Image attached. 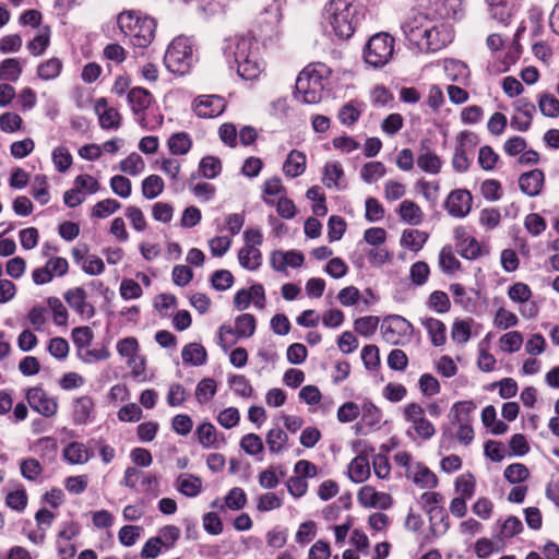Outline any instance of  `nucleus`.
<instances>
[{
    "label": "nucleus",
    "mask_w": 559,
    "mask_h": 559,
    "mask_svg": "<svg viewBox=\"0 0 559 559\" xmlns=\"http://www.w3.org/2000/svg\"><path fill=\"white\" fill-rule=\"evenodd\" d=\"M401 28L408 43L420 52L438 51L450 44L453 37L447 25L417 10L406 15Z\"/></svg>",
    "instance_id": "f257e3e1"
},
{
    "label": "nucleus",
    "mask_w": 559,
    "mask_h": 559,
    "mask_svg": "<svg viewBox=\"0 0 559 559\" xmlns=\"http://www.w3.org/2000/svg\"><path fill=\"white\" fill-rule=\"evenodd\" d=\"M224 56L230 67L236 66L238 75L243 80H257L264 71L259 44L252 37L236 36L228 39L224 47Z\"/></svg>",
    "instance_id": "f03ea898"
},
{
    "label": "nucleus",
    "mask_w": 559,
    "mask_h": 559,
    "mask_svg": "<svg viewBox=\"0 0 559 559\" xmlns=\"http://www.w3.org/2000/svg\"><path fill=\"white\" fill-rule=\"evenodd\" d=\"M364 14L365 9L358 0H331L325 7V19L341 39L354 34Z\"/></svg>",
    "instance_id": "7ed1b4c3"
},
{
    "label": "nucleus",
    "mask_w": 559,
    "mask_h": 559,
    "mask_svg": "<svg viewBox=\"0 0 559 559\" xmlns=\"http://www.w3.org/2000/svg\"><path fill=\"white\" fill-rule=\"evenodd\" d=\"M330 74V68L322 62L308 64L298 74L295 97L305 104H318L322 99Z\"/></svg>",
    "instance_id": "20e7f679"
},
{
    "label": "nucleus",
    "mask_w": 559,
    "mask_h": 559,
    "mask_svg": "<svg viewBox=\"0 0 559 559\" xmlns=\"http://www.w3.org/2000/svg\"><path fill=\"white\" fill-rule=\"evenodd\" d=\"M117 23L120 31L135 47L145 48L154 38L156 23L152 17H141L133 12H123L118 15Z\"/></svg>",
    "instance_id": "39448f33"
},
{
    "label": "nucleus",
    "mask_w": 559,
    "mask_h": 559,
    "mask_svg": "<svg viewBox=\"0 0 559 559\" xmlns=\"http://www.w3.org/2000/svg\"><path fill=\"white\" fill-rule=\"evenodd\" d=\"M195 61L192 43L187 37L175 38L164 57L166 68L179 75L188 73Z\"/></svg>",
    "instance_id": "423d86ee"
},
{
    "label": "nucleus",
    "mask_w": 559,
    "mask_h": 559,
    "mask_svg": "<svg viewBox=\"0 0 559 559\" xmlns=\"http://www.w3.org/2000/svg\"><path fill=\"white\" fill-rule=\"evenodd\" d=\"M394 38L388 33H378L369 38L364 49L365 62L380 69L386 66L393 58Z\"/></svg>",
    "instance_id": "0eeeda50"
},
{
    "label": "nucleus",
    "mask_w": 559,
    "mask_h": 559,
    "mask_svg": "<svg viewBox=\"0 0 559 559\" xmlns=\"http://www.w3.org/2000/svg\"><path fill=\"white\" fill-rule=\"evenodd\" d=\"M476 408L472 401L456 402L450 409L449 418L452 425L457 426L456 439L464 445L474 439V430L469 424V415Z\"/></svg>",
    "instance_id": "6e6552de"
},
{
    "label": "nucleus",
    "mask_w": 559,
    "mask_h": 559,
    "mask_svg": "<svg viewBox=\"0 0 559 559\" xmlns=\"http://www.w3.org/2000/svg\"><path fill=\"white\" fill-rule=\"evenodd\" d=\"M412 323L399 314H391L383 319L381 334L383 340L391 345H405L413 336Z\"/></svg>",
    "instance_id": "1a4fd4ad"
},
{
    "label": "nucleus",
    "mask_w": 559,
    "mask_h": 559,
    "mask_svg": "<svg viewBox=\"0 0 559 559\" xmlns=\"http://www.w3.org/2000/svg\"><path fill=\"white\" fill-rule=\"evenodd\" d=\"M405 421L411 424L406 433L409 438L429 440L436 432L435 426L425 417V411L418 403H409L403 409Z\"/></svg>",
    "instance_id": "9d476101"
},
{
    "label": "nucleus",
    "mask_w": 559,
    "mask_h": 559,
    "mask_svg": "<svg viewBox=\"0 0 559 559\" xmlns=\"http://www.w3.org/2000/svg\"><path fill=\"white\" fill-rule=\"evenodd\" d=\"M159 479L156 475L130 466L124 471L121 485L142 492L158 495Z\"/></svg>",
    "instance_id": "9b49d317"
},
{
    "label": "nucleus",
    "mask_w": 559,
    "mask_h": 559,
    "mask_svg": "<svg viewBox=\"0 0 559 559\" xmlns=\"http://www.w3.org/2000/svg\"><path fill=\"white\" fill-rule=\"evenodd\" d=\"M473 197L466 189H455L444 201V207L450 216L464 218L472 210Z\"/></svg>",
    "instance_id": "f8f14e48"
},
{
    "label": "nucleus",
    "mask_w": 559,
    "mask_h": 559,
    "mask_svg": "<svg viewBox=\"0 0 559 559\" xmlns=\"http://www.w3.org/2000/svg\"><path fill=\"white\" fill-rule=\"evenodd\" d=\"M69 263L64 258L52 257L45 266L37 267L32 273L33 282L36 285H44L52 281L55 276H63L67 274Z\"/></svg>",
    "instance_id": "ddd939ff"
},
{
    "label": "nucleus",
    "mask_w": 559,
    "mask_h": 559,
    "mask_svg": "<svg viewBox=\"0 0 559 559\" xmlns=\"http://www.w3.org/2000/svg\"><path fill=\"white\" fill-rule=\"evenodd\" d=\"M26 400L35 412L45 417H51L58 411L56 399L39 386L31 388L26 393Z\"/></svg>",
    "instance_id": "4468645a"
},
{
    "label": "nucleus",
    "mask_w": 559,
    "mask_h": 559,
    "mask_svg": "<svg viewBox=\"0 0 559 559\" xmlns=\"http://www.w3.org/2000/svg\"><path fill=\"white\" fill-rule=\"evenodd\" d=\"M152 102V94L143 87H133L128 93V103L132 112L138 116L136 120L142 128H148L145 110L150 108Z\"/></svg>",
    "instance_id": "2eb2a0df"
},
{
    "label": "nucleus",
    "mask_w": 559,
    "mask_h": 559,
    "mask_svg": "<svg viewBox=\"0 0 559 559\" xmlns=\"http://www.w3.org/2000/svg\"><path fill=\"white\" fill-rule=\"evenodd\" d=\"M226 102L218 95H202L193 100V110L200 118H215L224 112Z\"/></svg>",
    "instance_id": "dca6fc26"
},
{
    "label": "nucleus",
    "mask_w": 559,
    "mask_h": 559,
    "mask_svg": "<svg viewBox=\"0 0 559 559\" xmlns=\"http://www.w3.org/2000/svg\"><path fill=\"white\" fill-rule=\"evenodd\" d=\"M513 107L516 114L511 118V127L516 131H527L536 112L534 103L526 97H521L513 103Z\"/></svg>",
    "instance_id": "f3484780"
},
{
    "label": "nucleus",
    "mask_w": 559,
    "mask_h": 559,
    "mask_svg": "<svg viewBox=\"0 0 559 559\" xmlns=\"http://www.w3.org/2000/svg\"><path fill=\"white\" fill-rule=\"evenodd\" d=\"M357 500L360 506L365 508L388 510L392 507V497L382 491L376 490L374 487L366 485L362 486L358 493Z\"/></svg>",
    "instance_id": "a211bd4d"
},
{
    "label": "nucleus",
    "mask_w": 559,
    "mask_h": 559,
    "mask_svg": "<svg viewBox=\"0 0 559 559\" xmlns=\"http://www.w3.org/2000/svg\"><path fill=\"white\" fill-rule=\"evenodd\" d=\"M86 292L81 287L69 289L64 294V299L78 314L84 319H91L95 314L94 307L87 302Z\"/></svg>",
    "instance_id": "6ab92c4d"
},
{
    "label": "nucleus",
    "mask_w": 559,
    "mask_h": 559,
    "mask_svg": "<svg viewBox=\"0 0 559 559\" xmlns=\"http://www.w3.org/2000/svg\"><path fill=\"white\" fill-rule=\"evenodd\" d=\"M198 441L205 449H221L226 444V438L218 433L215 426L211 423H202L195 430Z\"/></svg>",
    "instance_id": "aec40b11"
},
{
    "label": "nucleus",
    "mask_w": 559,
    "mask_h": 559,
    "mask_svg": "<svg viewBox=\"0 0 559 559\" xmlns=\"http://www.w3.org/2000/svg\"><path fill=\"white\" fill-rule=\"evenodd\" d=\"M98 116L99 126L103 129H118L121 124V116L114 107H108L106 98H99L94 106Z\"/></svg>",
    "instance_id": "412c9836"
},
{
    "label": "nucleus",
    "mask_w": 559,
    "mask_h": 559,
    "mask_svg": "<svg viewBox=\"0 0 559 559\" xmlns=\"http://www.w3.org/2000/svg\"><path fill=\"white\" fill-rule=\"evenodd\" d=\"M322 182L329 189L344 190L347 187L343 166L340 162L325 164L322 174Z\"/></svg>",
    "instance_id": "4be33fe9"
},
{
    "label": "nucleus",
    "mask_w": 559,
    "mask_h": 559,
    "mask_svg": "<svg viewBox=\"0 0 559 559\" xmlns=\"http://www.w3.org/2000/svg\"><path fill=\"white\" fill-rule=\"evenodd\" d=\"M443 71L447 80L460 85L468 84L471 72L464 62L455 59H447L443 62Z\"/></svg>",
    "instance_id": "5701e85b"
},
{
    "label": "nucleus",
    "mask_w": 559,
    "mask_h": 559,
    "mask_svg": "<svg viewBox=\"0 0 559 559\" xmlns=\"http://www.w3.org/2000/svg\"><path fill=\"white\" fill-rule=\"evenodd\" d=\"M544 179V173L540 169H533L520 176L519 186L523 193L536 197L542 191Z\"/></svg>",
    "instance_id": "b1692460"
},
{
    "label": "nucleus",
    "mask_w": 559,
    "mask_h": 559,
    "mask_svg": "<svg viewBox=\"0 0 559 559\" xmlns=\"http://www.w3.org/2000/svg\"><path fill=\"white\" fill-rule=\"evenodd\" d=\"M94 401L91 396L84 395L73 401L72 420L75 425H85L92 420Z\"/></svg>",
    "instance_id": "393cba45"
},
{
    "label": "nucleus",
    "mask_w": 559,
    "mask_h": 559,
    "mask_svg": "<svg viewBox=\"0 0 559 559\" xmlns=\"http://www.w3.org/2000/svg\"><path fill=\"white\" fill-rule=\"evenodd\" d=\"M417 166L427 174H439L442 167L441 158L428 146L421 145L418 156Z\"/></svg>",
    "instance_id": "a878e982"
},
{
    "label": "nucleus",
    "mask_w": 559,
    "mask_h": 559,
    "mask_svg": "<svg viewBox=\"0 0 559 559\" xmlns=\"http://www.w3.org/2000/svg\"><path fill=\"white\" fill-rule=\"evenodd\" d=\"M406 476L421 488H435L438 484L436 475L420 463H415L412 468H408Z\"/></svg>",
    "instance_id": "bb28decb"
},
{
    "label": "nucleus",
    "mask_w": 559,
    "mask_h": 559,
    "mask_svg": "<svg viewBox=\"0 0 559 559\" xmlns=\"http://www.w3.org/2000/svg\"><path fill=\"white\" fill-rule=\"evenodd\" d=\"M306 170V155L297 150H293L287 155L283 164V173L286 177L296 178Z\"/></svg>",
    "instance_id": "cd10ccee"
},
{
    "label": "nucleus",
    "mask_w": 559,
    "mask_h": 559,
    "mask_svg": "<svg viewBox=\"0 0 559 559\" xmlns=\"http://www.w3.org/2000/svg\"><path fill=\"white\" fill-rule=\"evenodd\" d=\"M175 486L183 496L194 498L202 490V480L192 474H180L176 479Z\"/></svg>",
    "instance_id": "c85d7f7f"
},
{
    "label": "nucleus",
    "mask_w": 559,
    "mask_h": 559,
    "mask_svg": "<svg viewBox=\"0 0 559 559\" xmlns=\"http://www.w3.org/2000/svg\"><path fill=\"white\" fill-rule=\"evenodd\" d=\"M400 218L409 225L417 226L424 219V213L419 205L411 200H404L397 210Z\"/></svg>",
    "instance_id": "c756f323"
},
{
    "label": "nucleus",
    "mask_w": 559,
    "mask_h": 559,
    "mask_svg": "<svg viewBox=\"0 0 559 559\" xmlns=\"http://www.w3.org/2000/svg\"><path fill=\"white\" fill-rule=\"evenodd\" d=\"M239 264L248 271H257L262 264V253L259 248L243 246L238 251Z\"/></svg>",
    "instance_id": "7c9ffc66"
},
{
    "label": "nucleus",
    "mask_w": 559,
    "mask_h": 559,
    "mask_svg": "<svg viewBox=\"0 0 559 559\" xmlns=\"http://www.w3.org/2000/svg\"><path fill=\"white\" fill-rule=\"evenodd\" d=\"M91 456L85 444L76 441L69 443L63 450V457L69 464H85Z\"/></svg>",
    "instance_id": "2f4dec72"
},
{
    "label": "nucleus",
    "mask_w": 559,
    "mask_h": 559,
    "mask_svg": "<svg viewBox=\"0 0 559 559\" xmlns=\"http://www.w3.org/2000/svg\"><path fill=\"white\" fill-rule=\"evenodd\" d=\"M370 476L369 461L364 455H358L348 465V477L354 483H364Z\"/></svg>",
    "instance_id": "473e14b6"
},
{
    "label": "nucleus",
    "mask_w": 559,
    "mask_h": 559,
    "mask_svg": "<svg viewBox=\"0 0 559 559\" xmlns=\"http://www.w3.org/2000/svg\"><path fill=\"white\" fill-rule=\"evenodd\" d=\"M181 357L187 365L202 366L206 362L207 354L201 344L189 343L183 346Z\"/></svg>",
    "instance_id": "72a5a7b5"
},
{
    "label": "nucleus",
    "mask_w": 559,
    "mask_h": 559,
    "mask_svg": "<svg viewBox=\"0 0 559 559\" xmlns=\"http://www.w3.org/2000/svg\"><path fill=\"white\" fill-rule=\"evenodd\" d=\"M420 322L427 330L435 346H441L445 343V325L443 322L435 318H423Z\"/></svg>",
    "instance_id": "f704fd0d"
},
{
    "label": "nucleus",
    "mask_w": 559,
    "mask_h": 559,
    "mask_svg": "<svg viewBox=\"0 0 559 559\" xmlns=\"http://www.w3.org/2000/svg\"><path fill=\"white\" fill-rule=\"evenodd\" d=\"M428 239V234L418 229H405L401 236V246L414 252L419 251Z\"/></svg>",
    "instance_id": "c9c22d12"
},
{
    "label": "nucleus",
    "mask_w": 559,
    "mask_h": 559,
    "mask_svg": "<svg viewBox=\"0 0 559 559\" xmlns=\"http://www.w3.org/2000/svg\"><path fill=\"white\" fill-rule=\"evenodd\" d=\"M481 423L492 435H503L508 430V425L497 419V412L492 405H488L483 409Z\"/></svg>",
    "instance_id": "e433bc0d"
},
{
    "label": "nucleus",
    "mask_w": 559,
    "mask_h": 559,
    "mask_svg": "<svg viewBox=\"0 0 559 559\" xmlns=\"http://www.w3.org/2000/svg\"><path fill=\"white\" fill-rule=\"evenodd\" d=\"M63 68L62 61L52 57L41 63L38 64L36 73L37 76L43 81H51L59 78Z\"/></svg>",
    "instance_id": "4c0bfd02"
},
{
    "label": "nucleus",
    "mask_w": 559,
    "mask_h": 559,
    "mask_svg": "<svg viewBox=\"0 0 559 559\" xmlns=\"http://www.w3.org/2000/svg\"><path fill=\"white\" fill-rule=\"evenodd\" d=\"M537 105L540 114L548 118L559 117V99L551 93H539Z\"/></svg>",
    "instance_id": "58836bf2"
},
{
    "label": "nucleus",
    "mask_w": 559,
    "mask_h": 559,
    "mask_svg": "<svg viewBox=\"0 0 559 559\" xmlns=\"http://www.w3.org/2000/svg\"><path fill=\"white\" fill-rule=\"evenodd\" d=\"M246 504L247 495L245 490L240 487H234L225 496L224 503L219 506V510L224 511L226 509H229L233 511H239L243 509Z\"/></svg>",
    "instance_id": "ea45409f"
},
{
    "label": "nucleus",
    "mask_w": 559,
    "mask_h": 559,
    "mask_svg": "<svg viewBox=\"0 0 559 559\" xmlns=\"http://www.w3.org/2000/svg\"><path fill=\"white\" fill-rule=\"evenodd\" d=\"M57 449V440L52 437H43L31 445V450L41 459H53Z\"/></svg>",
    "instance_id": "a19ab883"
},
{
    "label": "nucleus",
    "mask_w": 559,
    "mask_h": 559,
    "mask_svg": "<svg viewBox=\"0 0 559 559\" xmlns=\"http://www.w3.org/2000/svg\"><path fill=\"white\" fill-rule=\"evenodd\" d=\"M234 329L237 338L250 337L255 332V318L250 313L238 316Z\"/></svg>",
    "instance_id": "79ce46f5"
},
{
    "label": "nucleus",
    "mask_w": 559,
    "mask_h": 559,
    "mask_svg": "<svg viewBox=\"0 0 559 559\" xmlns=\"http://www.w3.org/2000/svg\"><path fill=\"white\" fill-rule=\"evenodd\" d=\"M386 174V168L381 162L366 163L360 169V177L366 183H374Z\"/></svg>",
    "instance_id": "37998d69"
},
{
    "label": "nucleus",
    "mask_w": 559,
    "mask_h": 559,
    "mask_svg": "<svg viewBox=\"0 0 559 559\" xmlns=\"http://www.w3.org/2000/svg\"><path fill=\"white\" fill-rule=\"evenodd\" d=\"M216 391V381L213 378H204L197 384L195 399L201 405H204L213 399Z\"/></svg>",
    "instance_id": "c03bdc74"
},
{
    "label": "nucleus",
    "mask_w": 559,
    "mask_h": 559,
    "mask_svg": "<svg viewBox=\"0 0 559 559\" xmlns=\"http://www.w3.org/2000/svg\"><path fill=\"white\" fill-rule=\"evenodd\" d=\"M50 43V29L45 26L39 29L38 34L27 44L31 55L38 57L43 55Z\"/></svg>",
    "instance_id": "a18cd8bd"
},
{
    "label": "nucleus",
    "mask_w": 559,
    "mask_h": 559,
    "mask_svg": "<svg viewBox=\"0 0 559 559\" xmlns=\"http://www.w3.org/2000/svg\"><path fill=\"white\" fill-rule=\"evenodd\" d=\"M433 532L444 533L449 528V516L440 506H433L427 510Z\"/></svg>",
    "instance_id": "49530a36"
},
{
    "label": "nucleus",
    "mask_w": 559,
    "mask_h": 559,
    "mask_svg": "<svg viewBox=\"0 0 559 559\" xmlns=\"http://www.w3.org/2000/svg\"><path fill=\"white\" fill-rule=\"evenodd\" d=\"M119 169L130 176H138L145 169V162L138 153H131L119 163Z\"/></svg>",
    "instance_id": "de8ad7c7"
},
{
    "label": "nucleus",
    "mask_w": 559,
    "mask_h": 559,
    "mask_svg": "<svg viewBox=\"0 0 559 559\" xmlns=\"http://www.w3.org/2000/svg\"><path fill=\"white\" fill-rule=\"evenodd\" d=\"M455 491L460 497L471 499L476 489V479L472 473L460 475L454 483Z\"/></svg>",
    "instance_id": "09e8293b"
},
{
    "label": "nucleus",
    "mask_w": 559,
    "mask_h": 559,
    "mask_svg": "<svg viewBox=\"0 0 559 559\" xmlns=\"http://www.w3.org/2000/svg\"><path fill=\"white\" fill-rule=\"evenodd\" d=\"M439 266L445 274H453L460 270L461 263L451 247L445 246L439 253Z\"/></svg>",
    "instance_id": "8fccbe9b"
},
{
    "label": "nucleus",
    "mask_w": 559,
    "mask_h": 559,
    "mask_svg": "<svg viewBox=\"0 0 559 559\" xmlns=\"http://www.w3.org/2000/svg\"><path fill=\"white\" fill-rule=\"evenodd\" d=\"M192 145L191 138L186 132H178L173 134L168 140V148L171 154L185 155L187 154Z\"/></svg>",
    "instance_id": "3c124183"
},
{
    "label": "nucleus",
    "mask_w": 559,
    "mask_h": 559,
    "mask_svg": "<svg viewBox=\"0 0 559 559\" xmlns=\"http://www.w3.org/2000/svg\"><path fill=\"white\" fill-rule=\"evenodd\" d=\"M490 16L499 23L508 24L511 17V9L506 0H486Z\"/></svg>",
    "instance_id": "603ef678"
},
{
    "label": "nucleus",
    "mask_w": 559,
    "mask_h": 559,
    "mask_svg": "<svg viewBox=\"0 0 559 559\" xmlns=\"http://www.w3.org/2000/svg\"><path fill=\"white\" fill-rule=\"evenodd\" d=\"M22 73V67L16 58H9L0 63V80L15 82Z\"/></svg>",
    "instance_id": "864d4df0"
},
{
    "label": "nucleus",
    "mask_w": 559,
    "mask_h": 559,
    "mask_svg": "<svg viewBox=\"0 0 559 559\" xmlns=\"http://www.w3.org/2000/svg\"><path fill=\"white\" fill-rule=\"evenodd\" d=\"M31 193L33 198L41 205L47 204L50 200L48 192V180L45 175H36L33 179Z\"/></svg>",
    "instance_id": "5fc2aeb1"
},
{
    "label": "nucleus",
    "mask_w": 559,
    "mask_h": 559,
    "mask_svg": "<svg viewBox=\"0 0 559 559\" xmlns=\"http://www.w3.org/2000/svg\"><path fill=\"white\" fill-rule=\"evenodd\" d=\"M164 180L157 175H150L142 182V194L145 199L157 198L164 190Z\"/></svg>",
    "instance_id": "6e6d98bb"
},
{
    "label": "nucleus",
    "mask_w": 559,
    "mask_h": 559,
    "mask_svg": "<svg viewBox=\"0 0 559 559\" xmlns=\"http://www.w3.org/2000/svg\"><path fill=\"white\" fill-rule=\"evenodd\" d=\"M265 441L270 452L280 453L285 449L288 436L281 428H274L267 432Z\"/></svg>",
    "instance_id": "4d7b16f0"
},
{
    "label": "nucleus",
    "mask_w": 559,
    "mask_h": 559,
    "mask_svg": "<svg viewBox=\"0 0 559 559\" xmlns=\"http://www.w3.org/2000/svg\"><path fill=\"white\" fill-rule=\"evenodd\" d=\"M228 384L234 393L240 397L248 399L253 394L250 381L242 374H234L228 378Z\"/></svg>",
    "instance_id": "13d9d810"
},
{
    "label": "nucleus",
    "mask_w": 559,
    "mask_h": 559,
    "mask_svg": "<svg viewBox=\"0 0 559 559\" xmlns=\"http://www.w3.org/2000/svg\"><path fill=\"white\" fill-rule=\"evenodd\" d=\"M181 535L180 528L176 525H165L158 531L156 538L162 542V546L165 550H169L175 547Z\"/></svg>",
    "instance_id": "bf43d9fd"
},
{
    "label": "nucleus",
    "mask_w": 559,
    "mask_h": 559,
    "mask_svg": "<svg viewBox=\"0 0 559 559\" xmlns=\"http://www.w3.org/2000/svg\"><path fill=\"white\" fill-rule=\"evenodd\" d=\"M361 421L369 426L374 427L381 423V411L370 401H365L360 407Z\"/></svg>",
    "instance_id": "052dcab7"
},
{
    "label": "nucleus",
    "mask_w": 559,
    "mask_h": 559,
    "mask_svg": "<svg viewBox=\"0 0 559 559\" xmlns=\"http://www.w3.org/2000/svg\"><path fill=\"white\" fill-rule=\"evenodd\" d=\"M21 475L31 481H35L43 473L41 464L34 457H27L20 462Z\"/></svg>",
    "instance_id": "680f3d73"
},
{
    "label": "nucleus",
    "mask_w": 559,
    "mask_h": 559,
    "mask_svg": "<svg viewBox=\"0 0 559 559\" xmlns=\"http://www.w3.org/2000/svg\"><path fill=\"white\" fill-rule=\"evenodd\" d=\"M379 321V318L376 316L361 317L355 320L354 329L361 336L369 337L377 331Z\"/></svg>",
    "instance_id": "e2e57ef3"
},
{
    "label": "nucleus",
    "mask_w": 559,
    "mask_h": 559,
    "mask_svg": "<svg viewBox=\"0 0 559 559\" xmlns=\"http://www.w3.org/2000/svg\"><path fill=\"white\" fill-rule=\"evenodd\" d=\"M523 530V524L521 520L516 516L507 518L500 526V531L497 534V537L500 540L512 538Z\"/></svg>",
    "instance_id": "0e129e2a"
},
{
    "label": "nucleus",
    "mask_w": 559,
    "mask_h": 559,
    "mask_svg": "<svg viewBox=\"0 0 559 559\" xmlns=\"http://www.w3.org/2000/svg\"><path fill=\"white\" fill-rule=\"evenodd\" d=\"M199 171L207 179L217 177L222 171V163L217 157L205 156L199 164Z\"/></svg>",
    "instance_id": "69168bd1"
},
{
    "label": "nucleus",
    "mask_w": 559,
    "mask_h": 559,
    "mask_svg": "<svg viewBox=\"0 0 559 559\" xmlns=\"http://www.w3.org/2000/svg\"><path fill=\"white\" fill-rule=\"evenodd\" d=\"M362 110L357 103L349 102L342 106L338 111V119L342 124L353 126L360 117Z\"/></svg>",
    "instance_id": "338daca9"
},
{
    "label": "nucleus",
    "mask_w": 559,
    "mask_h": 559,
    "mask_svg": "<svg viewBox=\"0 0 559 559\" xmlns=\"http://www.w3.org/2000/svg\"><path fill=\"white\" fill-rule=\"evenodd\" d=\"M501 350L506 353L518 352L523 344V336L519 331L504 333L499 340Z\"/></svg>",
    "instance_id": "774afa93"
}]
</instances>
